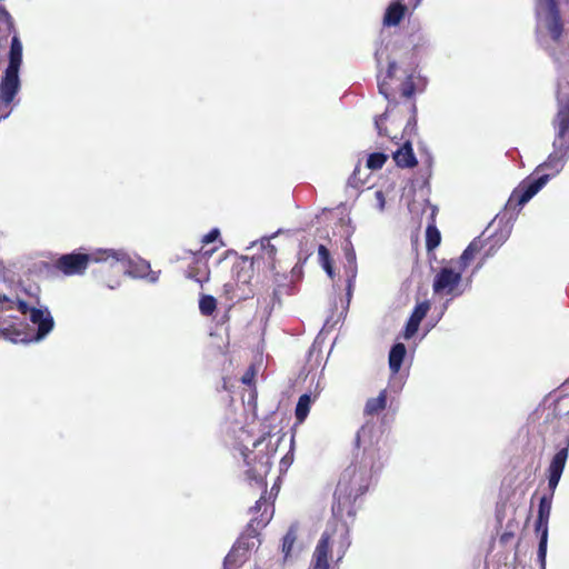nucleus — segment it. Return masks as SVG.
<instances>
[{"instance_id": "obj_1", "label": "nucleus", "mask_w": 569, "mask_h": 569, "mask_svg": "<svg viewBox=\"0 0 569 569\" xmlns=\"http://www.w3.org/2000/svg\"><path fill=\"white\" fill-rule=\"evenodd\" d=\"M366 429L361 428L356 435V450L350 465L341 472L335 490L332 516L342 521H353L356 517V500L366 493L371 485L373 475L382 468L380 449L370 442L361 447V438Z\"/></svg>"}, {"instance_id": "obj_2", "label": "nucleus", "mask_w": 569, "mask_h": 569, "mask_svg": "<svg viewBox=\"0 0 569 569\" xmlns=\"http://www.w3.org/2000/svg\"><path fill=\"white\" fill-rule=\"evenodd\" d=\"M398 71V64L395 61H390L387 70L379 71L377 74L379 92L389 103L386 111L376 117L375 124L380 136L390 137L387 128H383V123L389 116L393 114L399 106V102L396 101V97L399 96L406 100L403 106L407 108L409 116L402 132V138H405L416 134L417 131V104L413 99L417 87L413 72L399 77Z\"/></svg>"}, {"instance_id": "obj_3", "label": "nucleus", "mask_w": 569, "mask_h": 569, "mask_svg": "<svg viewBox=\"0 0 569 569\" xmlns=\"http://www.w3.org/2000/svg\"><path fill=\"white\" fill-rule=\"evenodd\" d=\"M552 147L553 151L549 154L548 159L536 169V177L531 176L521 182L511 193L508 203L516 201L518 204H525L541 190L550 178L557 176L562 170L569 157V147H560L557 142H552Z\"/></svg>"}, {"instance_id": "obj_4", "label": "nucleus", "mask_w": 569, "mask_h": 569, "mask_svg": "<svg viewBox=\"0 0 569 569\" xmlns=\"http://www.w3.org/2000/svg\"><path fill=\"white\" fill-rule=\"evenodd\" d=\"M130 261L123 250L98 249L91 253L71 252L60 256L53 262V268L64 276L83 274L90 263L109 262L110 266L122 264Z\"/></svg>"}, {"instance_id": "obj_5", "label": "nucleus", "mask_w": 569, "mask_h": 569, "mask_svg": "<svg viewBox=\"0 0 569 569\" xmlns=\"http://www.w3.org/2000/svg\"><path fill=\"white\" fill-rule=\"evenodd\" d=\"M569 455V435L566 437L565 447L559 449L551 458L547 468L548 489L549 493L540 498L538 506V519L549 520L551 512V505L556 488L560 481L561 475L565 470L566 462Z\"/></svg>"}, {"instance_id": "obj_6", "label": "nucleus", "mask_w": 569, "mask_h": 569, "mask_svg": "<svg viewBox=\"0 0 569 569\" xmlns=\"http://www.w3.org/2000/svg\"><path fill=\"white\" fill-rule=\"evenodd\" d=\"M496 219L482 231V233L475 238L461 254V260L468 264L475 256L486 247L485 257H491L496 250L502 246L509 237L510 231L507 228H496Z\"/></svg>"}, {"instance_id": "obj_7", "label": "nucleus", "mask_w": 569, "mask_h": 569, "mask_svg": "<svg viewBox=\"0 0 569 569\" xmlns=\"http://www.w3.org/2000/svg\"><path fill=\"white\" fill-rule=\"evenodd\" d=\"M555 129L553 142L569 147V76H565L558 82L557 112L552 119Z\"/></svg>"}, {"instance_id": "obj_8", "label": "nucleus", "mask_w": 569, "mask_h": 569, "mask_svg": "<svg viewBox=\"0 0 569 569\" xmlns=\"http://www.w3.org/2000/svg\"><path fill=\"white\" fill-rule=\"evenodd\" d=\"M250 511L254 513L260 512V515L251 518L247 525L246 531L238 539L242 540L241 550H243V552H247L251 547H253V541L250 542L249 540L257 538L259 536V530L269 523V521L272 519L274 508L273 503L270 502L269 499L264 498V496H261L256 501V505L250 509Z\"/></svg>"}, {"instance_id": "obj_9", "label": "nucleus", "mask_w": 569, "mask_h": 569, "mask_svg": "<svg viewBox=\"0 0 569 569\" xmlns=\"http://www.w3.org/2000/svg\"><path fill=\"white\" fill-rule=\"evenodd\" d=\"M22 62V43L17 36H13L9 52V64L2 79L0 91L6 96L7 101H13L19 90V68Z\"/></svg>"}, {"instance_id": "obj_10", "label": "nucleus", "mask_w": 569, "mask_h": 569, "mask_svg": "<svg viewBox=\"0 0 569 569\" xmlns=\"http://www.w3.org/2000/svg\"><path fill=\"white\" fill-rule=\"evenodd\" d=\"M266 448H267V451L261 455H257V453L253 455V452H247V449L242 450V452H241L243 460L248 467V469L246 470L247 478L249 480L256 481L263 488H267L264 478L267 477V475L269 473V471L271 469V466H272L271 460L276 453V448L270 446V443H268L266 446ZM266 495H267V489H264L262 496L266 497Z\"/></svg>"}, {"instance_id": "obj_11", "label": "nucleus", "mask_w": 569, "mask_h": 569, "mask_svg": "<svg viewBox=\"0 0 569 569\" xmlns=\"http://www.w3.org/2000/svg\"><path fill=\"white\" fill-rule=\"evenodd\" d=\"M266 448H267V451L261 455H257V453L253 455V452H247V449L242 450V452H241L243 460L248 467V469L246 470L247 478L249 480L256 481L263 488H267L264 478L267 477V475L269 473V471L271 469V466H272L271 460L276 453V448L270 446V443H268L266 446ZM266 495H267V489H264L262 496L266 497Z\"/></svg>"}, {"instance_id": "obj_12", "label": "nucleus", "mask_w": 569, "mask_h": 569, "mask_svg": "<svg viewBox=\"0 0 569 569\" xmlns=\"http://www.w3.org/2000/svg\"><path fill=\"white\" fill-rule=\"evenodd\" d=\"M277 253L278 249L273 243H271L270 238H263L260 241V250L253 256L252 260L258 267L263 264L273 272L274 280L280 282L282 279L286 280L287 276L286 270H278V268L281 269V260L277 259Z\"/></svg>"}, {"instance_id": "obj_13", "label": "nucleus", "mask_w": 569, "mask_h": 569, "mask_svg": "<svg viewBox=\"0 0 569 569\" xmlns=\"http://www.w3.org/2000/svg\"><path fill=\"white\" fill-rule=\"evenodd\" d=\"M461 281V272L451 268H441L433 280V292L440 295H452Z\"/></svg>"}, {"instance_id": "obj_14", "label": "nucleus", "mask_w": 569, "mask_h": 569, "mask_svg": "<svg viewBox=\"0 0 569 569\" xmlns=\"http://www.w3.org/2000/svg\"><path fill=\"white\" fill-rule=\"evenodd\" d=\"M30 321L38 326L36 336L32 340L40 341L47 337L54 327V320L48 309L33 308L30 315Z\"/></svg>"}, {"instance_id": "obj_15", "label": "nucleus", "mask_w": 569, "mask_h": 569, "mask_svg": "<svg viewBox=\"0 0 569 569\" xmlns=\"http://www.w3.org/2000/svg\"><path fill=\"white\" fill-rule=\"evenodd\" d=\"M332 532L325 531L319 539L313 556L311 569H329L330 540Z\"/></svg>"}, {"instance_id": "obj_16", "label": "nucleus", "mask_w": 569, "mask_h": 569, "mask_svg": "<svg viewBox=\"0 0 569 569\" xmlns=\"http://www.w3.org/2000/svg\"><path fill=\"white\" fill-rule=\"evenodd\" d=\"M430 309V303L428 301H422L418 303L410 318L407 321L403 337L406 339H410L415 336V333L418 331L420 322L423 320V318L427 316L428 311Z\"/></svg>"}, {"instance_id": "obj_17", "label": "nucleus", "mask_w": 569, "mask_h": 569, "mask_svg": "<svg viewBox=\"0 0 569 569\" xmlns=\"http://www.w3.org/2000/svg\"><path fill=\"white\" fill-rule=\"evenodd\" d=\"M547 9L549 13L547 20L548 32L555 42H559L565 31V24L561 18L559 7Z\"/></svg>"}, {"instance_id": "obj_18", "label": "nucleus", "mask_w": 569, "mask_h": 569, "mask_svg": "<svg viewBox=\"0 0 569 569\" xmlns=\"http://www.w3.org/2000/svg\"><path fill=\"white\" fill-rule=\"evenodd\" d=\"M396 164L400 168H415L418 164L413 153L410 140H406L403 144L392 154Z\"/></svg>"}, {"instance_id": "obj_19", "label": "nucleus", "mask_w": 569, "mask_h": 569, "mask_svg": "<svg viewBox=\"0 0 569 569\" xmlns=\"http://www.w3.org/2000/svg\"><path fill=\"white\" fill-rule=\"evenodd\" d=\"M407 11V7L401 2H392L387 8L383 16V24L388 27L398 26L403 19Z\"/></svg>"}, {"instance_id": "obj_20", "label": "nucleus", "mask_w": 569, "mask_h": 569, "mask_svg": "<svg viewBox=\"0 0 569 569\" xmlns=\"http://www.w3.org/2000/svg\"><path fill=\"white\" fill-rule=\"evenodd\" d=\"M548 522H549V520L537 518L536 525H535L536 532L540 535V541H539V547H538V558L542 566H545L546 556H547Z\"/></svg>"}, {"instance_id": "obj_21", "label": "nucleus", "mask_w": 569, "mask_h": 569, "mask_svg": "<svg viewBox=\"0 0 569 569\" xmlns=\"http://www.w3.org/2000/svg\"><path fill=\"white\" fill-rule=\"evenodd\" d=\"M406 352L407 350L403 343L398 342L392 346L389 352V368L392 373H397L400 370Z\"/></svg>"}, {"instance_id": "obj_22", "label": "nucleus", "mask_w": 569, "mask_h": 569, "mask_svg": "<svg viewBox=\"0 0 569 569\" xmlns=\"http://www.w3.org/2000/svg\"><path fill=\"white\" fill-rule=\"evenodd\" d=\"M242 547V540H238L231 550L228 552L223 560V569H232L239 567L244 562V557L240 556V550Z\"/></svg>"}, {"instance_id": "obj_23", "label": "nucleus", "mask_w": 569, "mask_h": 569, "mask_svg": "<svg viewBox=\"0 0 569 569\" xmlns=\"http://www.w3.org/2000/svg\"><path fill=\"white\" fill-rule=\"evenodd\" d=\"M131 272L136 277L147 278L150 282H157L160 276V271H153L146 260H140Z\"/></svg>"}, {"instance_id": "obj_24", "label": "nucleus", "mask_w": 569, "mask_h": 569, "mask_svg": "<svg viewBox=\"0 0 569 569\" xmlns=\"http://www.w3.org/2000/svg\"><path fill=\"white\" fill-rule=\"evenodd\" d=\"M26 336V332L18 329L13 323H10L7 327H0V338L11 342L17 343L19 341H30V339H27Z\"/></svg>"}, {"instance_id": "obj_25", "label": "nucleus", "mask_w": 569, "mask_h": 569, "mask_svg": "<svg viewBox=\"0 0 569 569\" xmlns=\"http://www.w3.org/2000/svg\"><path fill=\"white\" fill-rule=\"evenodd\" d=\"M386 405L387 393L386 390H382L378 397L368 399L365 407V413L369 416L377 415L386 408Z\"/></svg>"}, {"instance_id": "obj_26", "label": "nucleus", "mask_w": 569, "mask_h": 569, "mask_svg": "<svg viewBox=\"0 0 569 569\" xmlns=\"http://www.w3.org/2000/svg\"><path fill=\"white\" fill-rule=\"evenodd\" d=\"M310 407H311V396L308 393L301 395L298 399L296 410H295L297 422L302 423L306 420V418L309 415Z\"/></svg>"}, {"instance_id": "obj_27", "label": "nucleus", "mask_w": 569, "mask_h": 569, "mask_svg": "<svg viewBox=\"0 0 569 569\" xmlns=\"http://www.w3.org/2000/svg\"><path fill=\"white\" fill-rule=\"evenodd\" d=\"M220 236V231L218 229L210 230L207 234L202 237L201 243L202 247L199 251H197L194 254H200L203 258H209L212 256V253L218 249V247H213L211 249L204 250V246L214 242L218 240Z\"/></svg>"}, {"instance_id": "obj_28", "label": "nucleus", "mask_w": 569, "mask_h": 569, "mask_svg": "<svg viewBox=\"0 0 569 569\" xmlns=\"http://www.w3.org/2000/svg\"><path fill=\"white\" fill-rule=\"evenodd\" d=\"M318 259L330 278H333V266L329 249L325 244L318 247Z\"/></svg>"}, {"instance_id": "obj_29", "label": "nucleus", "mask_w": 569, "mask_h": 569, "mask_svg": "<svg viewBox=\"0 0 569 569\" xmlns=\"http://www.w3.org/2000/svg\"><path fill=\"white\" fill-rule=\"evenodd\" d=\"M441 241V234L435 224H428L426 229V248L428 251L436 249Z\"/></svg>"}, {"instance_id": "obj_30", "label": "nucleus", "mask_w": 569, "mask_h": 569, "mask_svg": "<svg viewBox=\"0 0 569 569\" xmlns=\"http://www.w3.org/2000/svg\"><path fill=\"white\" fill-rule=\"evenodd\" d=\"M217 309V300L213 296L203 295L199 300V310L202 316H211Z\"/></svg>"}, {"instance_id": "obj_31", "label": "nucleus", "mask_w": 569, "mask_h": 569, "mask_svg": "<svg viewBox=\"0 0 569 569\" xmlns=\"http://www.w3.org/2000/svg\"><path fill=\"white\" fill-rule=\"evenodd\" d=\"M297 540V531L295 528H289L282 539V552L284 558H288L291 553L292 547Z\"/></svg>"}, {"instance_id": "obj_32", "label": "nucleus", "mask_w": 569, "mask_h": 569, "mask_svg": "<svg viewBox=\"0 0 569 569\" xmlns=\"http://www.w3.org/2000/svg\"><path fill=\"white\" fill-rule=\"evenodd\" d=\"M388 160V156L382 152H373L370 153L367 159V167L371 170H378L383 167L386 161Z\"/></svg>"}, {"instance_id": "obj_33", "label": "nucleus", "mask_w": 569, "mask_h": 569, "mask_svg": "<svg viewBox=\"0 0 569 569\" xmlns=\"http://www.w3.org/2000/svg\"><path fill=\"white\" fill-rule=\"evenodd\" d=\"M188 278L193 279L194 281L202 283L208 281L209 279V270L206 268L203 271H194V268H190L188 270Z\"/></svg>"}, {"instance_id": "obj_34", "label": "nucleus", "mask_w": 569, "mask_h": 569, "mask_svg": "<svg viewBox=\"0 0 569 569\" xmlns=\"http://www.w3.org/2000/svg\"><path fill=\"white\" fill-rule=\"evenodd\" d=\"M12 101H7L6 96L0 92V120L7 118L11 112V104Z\"/></svg>"}, {"instance_id": "obj_35", "label": "nucleus", "mask_w": 569, "mask_h": 569, "mask_svg": "<svg viewBox=\"0 0 569 569\" xmlns=\"http://www.w3.org/2000/svg\"><path fill=\"white\" fill-rule=\"evenodd\" d=\"M289 287L287 284L279 283L277 288L273 289L272 292V305L274 303H281V295L284 290H287Z\"/></svg>"}, {"instance_id": "obj_36", "label": "nucleus", "mask_w": 569, "mask_h": 569, "mask_svg": "<svg viewBox=\"0 0 569 569\" xmlns=\"http://www.w3.org/2000/svg\"><path fill=\"white\" fill-rule=\"evenodd\" d=\"M293 462V451L290 449L280 460V471H286Z\"/></svg>"}, {"instance_id": "obj_37", "label": "nucleus", "mask_w": 569, "mask_h": 569, "mask_svg": "<svg viewBox=\"0 0 569 569\" xmlns=\"http://www.w3.org/2000/svg\"><path fill=\"white\" fill-rule=\"evenodd\" d=\"M13 301L6 295L0 293V311L12 310Z\"/></svg>"}, {"instance_id": "obj_38", "label": "nucleus", "mask_w": 569, "mask_h": 569, "mask_svg": "<svg viewBox=\"0 0 569 569\" xmlns=\"http://www.w3.org/2000/svg\"><path fill=\"white\" fill-rule=\"evenodd\" d=\"M254 370L252 367H250L246 372L244 375L242 376L241 378V381L244 383V385H251L254 380Z\"/></svg>"}, {"instance_id": "obj_39", "label": "nucleus", "mask_w": 569, "mask_h": 569, "mask_svg": "<svg viewBox=\"0 0 569 569\" xmlns=\"http://www.w3.org/2000/svg\"><path fill=\"white\" fill-rule=\"evenodd\" d=\"M34 307H29V305L24 301V300H18L17 302V309L22 313V315H28L29 316L31 315V310L33 309Z\"/></svg>"}, {"instance_id": "obj_40", "label": "nucleus", "mask_w": 569, "mask_h": 569, "mask_svg": "<svg viewBox=\"0 0 569 569\" xmlns=\"http://www.w3.org/2000/svg\"><path fill=\"white\" fill-rule=\"evenodd\" d=\"M375 197L378 201V208L382 210L385 208L386 202L383 192L381 190H378L375 192Z\"/></svg>"}, {"instance_id": "obj_41", "label": "nucleus", "mask_w": 569, "mask_h": 569, "mask_svg": "<svg viewBox=\"0 0 569 569\" xmlns=\"http://www.w3.org/2000/svg\"><path fill=\"white\" fill-rule=\"evenodd\" d=\"M270 438V435L269 433H264L263 436H261L259 439H257L254 442H253V447L256 449H258L260 446H262L264 443V441Z\"/></svg>"}, {"instance_id": "obj_42", "label": "nucleus", "mask_w": 569, "mask_h": 569, "mask_svg": "<svg viewBox=\"0 0 569 569\" xmlns=\"http://www.w3.org/2000/svg\"><path fill=\"white\" fill-rule=\"evenodd\" d=\"M0 11L3 14V17L6 18V20L9 22L10 28H13V22H12V19H11V16L9 14V12L6 11L4 9H0Z\"/></svg>"}, {"instance_id": "obj_43", "label": "nucleus", "mask_w": 569, "mask_h": 569, "mask_svg": "<svg viewBox=\"0 0 569 569\" xmlns=\"http://www.w3.org/2000/svg\"><path fill=\"white\" fill-rule=\"evenodd\" d=\"M346 257H347V260H348L349 262H353V261L356 260V254H355L353 249H351L350 251H348V252L346 253Z\"/></svg>"}, {"instance_id": "obj_44", "label": "nucleus", "mask_w": 569, "mask_h": 569, "mask_svg": "<svg viewBox=\"0 0 569 569\" xmlns=\"http://www.w3.org/2000/svg\"><path fill=\"white\" fill-rule=\"evenodd\" d=\"M546 2V7L547 8H555V7H559L558 6V0H545Z\"/></svg>"}, {"instance_id": "obj_45", "label": "nucleus", "mask_w": 569, "mask_h": 569, "mask_svg": "<svg viewBox=\"0 0 569 569\" xmlns=\"http://www.w3.org/2000/svg\"><path fill=\"white\" fill-rule=\"evenodd\" d=\"M355 277H356V273H353L352 277L348 280V295H351V288H352V282H353Z\"/></svg>"}, {"instance_id": "obj_46", "label": "nucleus", "mask_w": 569, "mask_h": 569, "mask_svg": "<svg viewBox=\"0 0 569 569\" xmlns=\"http://www.w3.org/2000/svg\"><path fill=\"white\" fill-rule=\"evenodd\" d=\"M413 7H417L421 0H408Z\"/></svg>"}, {"instance_id": "obj_47", "label": "nucleus", "mask_w": 569, "mask_h": 569, "mask_svg": "<svg viewBox=\"0 0 569 569\" xmlns=\"http://www.w3.org/2000/svg\"><path fill=\"white\" fill-rule=\"evenodd\" d=\"M3 323L4 321L0 318V327H2Z\"/></svg>"}]
</instances>
